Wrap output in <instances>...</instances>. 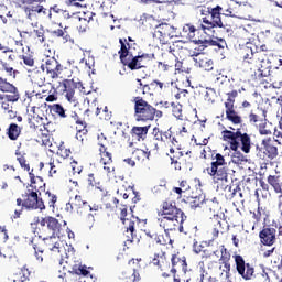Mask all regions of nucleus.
<instances>
[{
	"instance_id": "f257e3e1",
	"label": "nucleus",
	"mask_w": 282,
	"mask_h": 282,
	"mask_svg": "<svg viewBox=\"0 0 282 282\" xmlns=\"http://www.w3.org/2000/svg\"><path fill=\"white\" fill-rule=\"evenodd\" d=\"M263 52H272L268 45L262 44L260 47L252 43H247L240 50V56L242 58V64L245 67L250 69L253 80H261V78H268L271 76L274 83H278V87H282V67H276L273 73H270V69L263 68Z\"/></svg>"
},
{
	"instance_id": "f03ea898",
	"label": "nucleus",
	"mask_w": 282,
	"mask_h": 282,
	"mask_svg": "<svg viewBox=\"0 0 282 282\" xmlns=\"http://www.w3.org/2000/svg\"><path fill=\"white\" fill-rule=\"evenodd\" d=\"M119 61L123 67H128L131 72L144 69L147 65H149V61H153V58H155V54L139 53L135 55L138 43H135V40L131 36H128V39H119Z\"/></svg>"
},
{
	"instance_id": "7ed1b4c3",
	"label": "nucleus",
	"mask_w": 282,
	"mask_h": 282,
	"mask_svg": "<svg viewBox=\"0 0 282 282\" xmlns=\"http://www.w3.org/2000/svg\"><path fill=\"white\" fill-rule=\"evenodd\" d=\"M158 224L164 229L165 235L169 232H184V221L186 215L177 207L173 200H164L158 210Z\"/></svg>"
},
{
	"instance_id": "20e7f679",
	"label": "nucleus",
	"mask_w": 282,
	"mask_h": 282,
	"mask_svg": "<svg viewBox=\"0 0 282 282\" xmlns=\"http://www.w3.org/2000/svg\"><path fill=\"white\" fill-rule=\"evenodd\" d=\"M31 184H29L22 194V198H17V206L25 208V210H45L46 206L43 204V194L45 192V182L37 176L36 178L30 173Z\"/></svg>"
},
{
	"instance_id": "39448f33",
	"label": "nucleus",
	"mask_w": 282,
	"mask_h": 282,
	"mask_svg": "<svg viewBox=\"0 0 282 282\" xmlns=\"http://www.w3.org/2000/svg\"><path fill=\"white\" fill-rule=\"evenodd\" d=\"M203 173H207L212 177L214 184H224L228 182V163L226 158L221 153L212 154L210 166L203 170Z\"/></svg>"
},
{
	"instance_id": "423d86ee",
	"label": "nucleus",
	"mask_w": 282,
	"mask_h": 282,
	"mask_svg": "<svg viewBox=\"0 0 282 282\" xmlns=\"http://www.w3.org/2000/svg\"><path fill=\"white\" fill-rule=\"evenodd\" d=\"M221 140L229 144L231 151H239L240 144L243 153H250V149L252 148L250 134L241 132V129H237V131L228 129L223 130Z\"/></svg>"
},
{
	"instance_id": "0eeeda50",
	"label": "nucleus",
	"mask_w": 282,
	"mask_h": 282,
	"mask_svg": "<svg viewBox=\"0 0 282 282\" xmlns=\"http://www.w3.org/2000/svg\"><path fill=\"white\" fill-rule=\"evenodd\" d=\"M134 102V118L137 122H153V120H160L164 112L158 110L149 101L140 96L133 98Z\"/></svg>"
},
{
	"instance_id": "6e6552de",
	"label": "nucleus",
	"mask_w": 282,
	"mask_h": 282,
	"mask_svg": "<svg viewBox=\"0 0 282 282\" xmlns=\"http://www.w3.org/2000/svg\"><path fill=\"white\" fill-rule=\"evenodd\" d=\"M37 224H40L42 228H45L46 226L50 232H52V236L58 237V239H61V237H64L66 230H68L67 221L58 220L54 216H45L42 218L35 217L33 219V223H31V226H36Z\"/></svg>"
},
{
	"instance_id": "1a4fd4ad",
	"label": "nucleus",
	"mask_w": 282,
	"mask_h": 282,
	"mask_svg": "<svg viewBox=\"0 0 282 282\" xmlns=\"http://www.w3.org/2000/svg\"><path fill=\"white\" fill-rule=\"evenodd\" d=\"M149 254H151L150 263L161 270V272H166L171 270V263L166 257V245L152 246L148 249Z\"/></svg>"
},
{
	"instance_id": "9d476101",
	"label": "nucleus",
	"mask_w": 282,
	"mask_h": 282,
	"mask_svg": "<svg viewBox=\"0 0 282 282\" xmlns=\"http://www.w3.org/2000/svg\"><path fill=\"white\" fill-rule=\"evenodd\" d=\"M232 259L235 261L236 272L243 281H252V279H256L254 263L246 262V259H243L241 254H234Z\"/></svg>"
},
{
	"instance_id": "9b49d317",
	"label": "nucleus",
	"mask_w": 282,
	"mask_h": 282,
	"mask_svg": "<svg viewBox=\"0 0 282 282\" xmlns=\"http://www.w3.org/2000/svg\"><path fill=\"white\" fill-rule=\"evenodd\" d=\"M237 96H239L237 90L227 93V100L225 102L226 120L231 122V124H243V119L239 116V112L235 110V98H237Z\"/></svg>"
},
{
	"instance_id": "f8f14e48",
	"label": "nucleus",
	"mask_w": 282,
	"mask_h": 282,
	"mask_svg": "<svg viewBox=\"0 0 282 282\" xmlns=\"http://www.w3.org/2000/svg\"><path fill=\"white\" fill-rule=\"evenodd\" d=\"M231 254L230 251L226 248V246H220V258L219 262V270L221 271L219 275V282H230V278L232 273H230L231 264H230Z\"/></svg>"
},
{
	"instance_id": "ddd939ff",
	"label": "nucleus",
	"mask_w": 282,
	"mask_h": 282,
	"mask_svg": "<svg viewBox=\"0 0 282 282\" xmlns=\"http://www.w3.org/2000/svg\"><path fill=\"white\" fill-rule=\"evenodd\" d=\"M177 36V29L169 23L159 24L153 33V39L159 41L160 45H169L171 39Z\"/></svg>"
},
{
	"instance_id": "4468645a",
	"label": "nucleus",
	"mask_w": 282,
	"mask_h": 282,
	"mask_svg": "<svg viewBox=\"0 0 282 282\" xmlns=\"http://www.w3.org/2000/svg\"><path fill=\"white\" fill-rule=\"evenodd\" d=\"M91 21H94L93 12L76 13V15L72 18L70 28H76L79 34H85V32L89 30V23H91Z\"/></svg>"
},
{
	"instance_id": "2eb2a0df",
	"label": "nucleus",
	"mask_w": 282,
	"mask_h": 282,
	"mask_svg": "<svg viewBox=\"0 0 282 282\" xmlns=\"http://www.w3.org/2000/svg\"><path fill=\"white\" fill-rule=\"evenodd\" d=\"M41 68L43 72H46L48 78L51 79L50 83H54V80L61 76V72H63V66L54 57L46 58L44 64L41 65Z\"/></svg>"
},
{
	"instance_id": "dca6fc26",
	"label": "nucleus",
	"mask_w": 282,
	"mask_h": 282,
	"mask_svg": "<svg viewBox=\"0 0 282 282\" xmlns=\"http://www.w3.org/2000/svg\"><path fill=\"white\" fill-rule=\"evenodd\" d=\"M171 272L172 274H177L181 270L184 274L188 272V262L186 261V256L184 253L176 251L171 256Z\"/></svg>"
},
{
	"instance_id": "f3484780",
	"label": "nucleus",
	"mask_w": 282,
	"mask_h": 282,
	"mask_svg": "<svg viewBox=\"0 0 282 282\" xmlns=\"http://www.w3.org/2000/svg\"><path fill=\"white\" fill-rule=\"evenodd\" d=\"M153 135L154 140H158L161 147L162 144H164L165 147H170V149H173V147H177V139H175L171 130L162 131L158 128H154Z\"/></svg>"
},
{
	"instance_id": "a211bd4d",
	"label": "nucleus",
	"mask_w": 282,
	"mask_h": 282,
	"mask_svg": "<svg viewBox=\"0 0 282 282\" xmlns=\"http://www.w3.org/2000/svg\"><path fill=\"white\" fill-rule=\"evenodd\" d=\"M249 122H250V124H254V127H257V129H259L260 135H270L272 133V131H270L267 128L268 120L265 119L264 112L261 116L259 113H254L253 111H251L249 113Z\"/></svg>"
},
{
	"instance_id": "6ab92c4d",
	"label": "nucleus",
	"mask_w": 282,
	"mask_h": 282,
	"mask_svg": "<svg viewBox=\"0 0 282 282\" xmlns=\"http://www.w3.org/2000/svg\"><path fill=\"white\" fill-rule=\"evenodd\" d=\"M260 243L262 246H268L269 248L276 243V228L274 227H263L262 230L259 232Z\"/></svg>"
},
{
	"instance_id": "aec40b11",
	"label": "nucleus",
	"mask_w": 282,
	"mask_h": 282,
	"mask_svg": "<svg viewBox=\"0 0 282 282\" xmlns=\"http://www.w3.org/2000/svg\"><path fill=\"white\" fill-rule=\"evenodd\" d=\"M120 219L123 224V226H126V232L127 235L130 234V237H128L127 241L130 242V243H133V234L135 232V221L127 218V207H123L121 208V212H120Z\"/></svg>"
},
{
	"instance_id": "412c9836",
	"label": "nucleus",
	"mask_w": 282,
	"mask_h": 282,
	"mask_svg": "<svg viewBox=\"0 0 282 282\" xmlns=\"http://www.w3.org/2000/svg\"><path fill=\"white\" fill-rule=\"evenodd\" d=\"M66 263H68L70 270L69 274H77V276H89V270H87L86 265H83L80 260H74L72 258H67Z\"/></svg>"
},
{
	"instance_id": "4be33fe9",
	"label": "nucleus",
	"mask_w": 282,
	"mask_h": 282,
	"mask_svg": "<svg viewBox=\"0 0 282 282\" xmlns=\"http://www.w3.org/2000/svg\"><path fill=\"white\" fill-rule=\"evenodd\" d=\"M147 239V248L148 250L152 248V246H166V239H164V235H160L158 232H153L151 230L145 231Z\"/></svg>"
},
{
	"instance_id": "5701e85b",
	"label": "nucleus",
	"mask_w": 282,
	"mask_h": 282,
	"mask_svg": "<svg viewBox=\"0 0 282 282\" xmlns=\"http://www.w3.org/2000/svg\"><path fill=\"white\" fill-rule=\"evenodd\" d=\"M36 109H39L36 106L31 107V113L33 115H31V118H29V126H30V129H34L35 131L36 129H40V131H43V128L45 129V118L39 116V113H36Z\"/></svg>"
},
{
	"instance_id": "b1692460",
	"label": "nucleus",
	"mask_w": 282,
	"mask_h": 282,
	"mask_svg": "<svg viewBox=\"0 0 282 282\" xmlns=\"http://www.w3.org/2000/svg\"><path fill=\"white\" fill-rule=\"evenodd\" d=\"M62 85L64 87L63 91L65 94V98L68 100V102H76V82L74 79H64L62 82Z\"/></svg>"
},
{
	"instance_id": "393cba45",
	"label": "nucleus",
	"mask_w": 282,
	"mask_h": 282,
	"mask_svg": "<svg viewBox=\"0 0 282 282\" xmlns=\"http://www.w3.org/2000/svg\"><path fill=\"white\" fill-rule=\"evenodd\" d=\"M19 98H21V95H3L0 93L1 109L7 111V113H12L14 116V111H12V105H10V102H19Z\"/></svg>"
},
{
	"instance_id": "a878e982",
	"label": "nucleus",
	"mask_w": 282,
	"mask_h": 282,
	"mask_svg": "<svg viewBox=\"0 0 282 282\" xmlns=\"http://www.w3.org/2000/svg\"><path fill=\"white\" fill-rule=\"evenodd\" d=\"M194 61L197 67H200L204 72H213V69H215V63L213 59H208V57L204 56V53L196 54Z\"/></svg>"
},
{
	"instance_id": "bb28decb",
	"label": "nucleus",
	"mask_w": 282,
	"mask_h": 282,
	"mask_svg": "<svg viewBox=\"0 0 282 282\" xmlns=\"http://www.w3.org/2000/svg\"><path fill=\"white\" fill-rule=\"evenodd\" d=\"M149 129H151V126H144V127L134 126L132 127L130 134L132 135V138H135L138 142H140L141 140H147Z\"/></svg>"
},
{
	"instance_id": "cd10ccee",
	"label": "nucleus",
	"mask_w": 282,
	"mask_h": 282,
	"mask_svg": "<svg viewBox=\"0 0 282 282\" xmlns=\"http://www.w3.org/2000/svg\"><path fill=\"white\" fill-rule=\"evenodd\" d=\"M43 205L47 204L48 208H52L53 210L56 209V202H58V196L54 194L51 191L44 189V195L42 196Z\"/></svg>"
},
{
	"instance_id": "c85d7f7f",
	"label": "nucleus",
	"mask_w": 282,
	"mask_h": 282,
	"mask_svg": "<svg viewBox=\"0 0 282 282\" xmlns=\"http://www.w3.org/2000/svg\"><path fill=\"white\" fill-rule=\"evenodd\" d=\"M170 160H171V164L174 165L175 171H182V162L180 161V158H182V155H184V153H182V151H180V149H170Z\"/></svg>"
},
{
	"instance_id": "c756f323",
	"label": "nucleus",
	"mask_w": 282,
	"mask_h": 282,
	"mask_svg": "<svg viewBox=\"0 0 282 282\" xmlns=\"http://www.w3.org/2000/svg\"><path fill=\"white\" fill-rule=\"evenodd\" d=\"M20 39L21 41H17L15 45L21 47V50H23V43H26V45H33V30L20 31Z\"/></svg>"
},
{
	"instance_id": "7c9ffc66",
	"label": "nucleus",
	"mask_w": 282,
	"mask_h": 282,
	"mask_svg": "<svg viewBox=\"0 0 282 282\" xmlns=\"http://www.w3.org/2000/svg\"><path fill=\"white\" fill-rule=\"evenodd\" d=\"M196 43H203V50H205L206 47H219V50H224L225 45H226V41H224L223 39L219 40H206V37H203L202 40H193Z\"/></svg>"
},
{
	"instance_id": "2f4dec72",
	"label": "nucleus",
	"mask_w": 282,
	"mask_h": 282,
	"mask_svg": "<svg viewBox=\"0 0 282 282\" xmlns=\"http://www.w3.org/2000/svg\"><path fill=\"white\" fill-rule=\"evenodd\" d=\"M30 79L33 85H37V87H44L45 85V70H33L30 74Z\"/></svg>"
},
{
	"instance_id": "473e14b6",
	"label": "nucleus",
	"mask_w": 282,
	"mask_h": 282,
	"mask_svg": "<svg viewBox=\"0 0 282 282\" xmlns=\"http://www.w3.org/2000/svg\"><path fill=\"white\" fill-rule=\"evenodd\" d=\"M30 269H28V265L22 267L13 274V281L14 282H28L30 281Z\"/></svg>"
},
{
	"instance_id": "72a5a7b5",
	"label": "nucleus",
	"mask_w": 282,
	"mask_h": 282,
	"mask_svg": "<svg viewBox=\"0 0 282 282\" xmlns=\"http://www.w3.org/2000/svg\"><path fill=\"white\" fill-rule=\"evenodd\" d=\"M0 91L3 94H9V96H20L19 89L15 88L14 85L3 80V78L0 77Z\"/></svg>"
},
{
	"instance_id": "f704fd0d",
	"label": "nucleus",
	"mask_w": 282,
	"mask_h": 282,
	"mask_svg": "<svg viewBox=\"0 0 282 282\" xmlns=\"http://www.w3.org/2000/svg\"><path fill=\"white\" fill-rule=\"evenodd\" d=\"M58 236H51L48 238H44V243L51 252H61V241L56 239Z\"/></svg>"
},
{
	"instance_id": "c9c22d12",
	"label": "nucleus",
	"mask_w": 282,
	"mask_h": 282,
	"mask_svg": "<svg viewBox=\"0 0 282 282\" xmlns=\"http://www.w3.org/2000/svg\"><path fill=\"white\" fill-rule=\"evenodd\" d=\"M223 11H224V8H221V6H216L209 11V14H212V21H214L217 28H224V22H221Z\"/></svg>"
},
{
	"instance_id": "e433bc0d",
	"label": "nucleus",
	"mask_w": 282,
	"mask_h": 282,
	"mask_svg": "<svg viewBox=\"0 0 282 282\" xmlns=\"http://www.w3.org/2000/svg\"><path fill=\"white\" fill-rule=\"evenodd\" d=\"M67 30H69V26H64L63 29L51 31V34L55 36V39H63L64 43H69L73 40Z\"/></svg>"
},
{
	"instance_id": "4c0bfd02",
	"label": "nucleus",
	"mask_w": 282,
	"mask_h": 282,
	"mask_svg": "<svg viewBox=\"0 0 282 282\" xmlns=\"http://www.w3.org/2000/svg\"><path fill=\"white\" fill-rule=\"evenodd\" d=\"M267 182L272 186L274 193L282 194V182L279 175H269Z\"/></svg>"
},
{
	"instance_id": "58836bf2",
	"label": "nucleus",
	"mask_w": 282,
	"mask_h": 282,
	"mask_svg": "<svg viewBox=\"0 0 282 282\" xmlns=\"http://www.w3.org/2000/svg\"><path fill=\"white\" fill-rule=\"evenodd\" d=\"M132 155L140 164H142V162H144L145 160H151V151H149V149L142 150L140 148H137L135 150H133Z\"/></svg>"
},
{
	"instance_id": "ea45409f",
	"label": "nucleus",
	"mask_w": 282,
	"mask_h": 282,
	"mask_svg": "<svg viewBox=\"0 0 282 282\" xmlns=\"http://www.w3.org/2000/svg\"><path fill=\"white\" fill-rule=\"evenodd\" d=\"M99 147V155H100V164H105L106 162L113 161V155L107 150L105 143H98Z\"/></svg>"
},
{
	"instance_id": "a19ab883",
	"label": "nucleus",
	"mask_w": 282,
	"mask_h": 282,
	"mask_svg": "<svg viewBox=\"0 0 282 282\" xmlns=\"http://www.w3.org/2000/svg\"><path fill=\"white\" fill-rule=\"evenodd\" d=\"M203 210H209V213H217L219 210V200L217 198L204 199L203 198Z\"/></svg>"
},
{
	"instance_id": "79ce46f5",
	"label": "nucleus",
	"mask_w": 282,
	"mask_h": 282,
	"mask_svg": "<svg viewBox=\"0 0 282 282\" xmlns=\"http://www.w3.org/2000/svg\"><path fill=\"white\" fill-rule=\"evenodd\" d=\"M7 135L9 140H19V135H21V127L17 123H10L9 128L7 129Z\"/></svg>"
},
{
	"instance_id": "37998d69",
	"label": "nucleus",
	"mask_w": 282,
	"mask_h": 282,
	"mask_svg": "<svg viewBox=\"0 0 282 282\" xmlns=\"http://www.w3.org/2000/svg\"><path fill=\"white\" fill-rule=\"evenodd\" d=\"M48 85H51V90L48 91L47 95H42L43 98H45L46 102H56L58 100V90H56V86L54 85L53 82H48Z\"/></svg>"
},
{
	"instance_id": "c03bdc74",
	"label": "nucleus",
	"mask_w": 282,
	"mask_h": 282,
	"mask_svg": "<svg viewBox=\"0 0 282 282\" xmlns=\"http://www.w3.org/2000/svg\"><path fill=\"white\" fill-rule=\"evenodd\" d=\"M45 43V30L34 29L33 30V45H42Z\"/></svg>"
},
{
	"instance_id": "a18cd8bd",
	"label": "nucleus",
	"mask_w": 282,
	"mask_h": 282,
	"mask_svg": "<svg viewBox=\"0 0 282 282\" xmlns=\"http://www.w3.org/2000/svg\"><path fill=\"white\" fill-rule=\"evenodd\" d=\"M48 109L53 116H58V118H67V113H65V108L61 104L50 105Z\"/></svg>"
},
{
	"instance_id": "49530a36",
	"label": "nucleus",
	"mask_w": 282,
	"mask_h": 282,
	"mask_svg": "<svg viewBox=\"0 0 282 282\" xmlns=\"http://www.w3.org/2000/svg\"><path fill=\"white\" fill-rule=\"evenodd\" d=\"M95 113L96 116H98L99 120H111L112 115L111 111H109V108H107V106H105L104 108H97Z\"/></svg>"
},
{
	"instance_id": "de8ad7c7",
	"label": "nucleus",
	"mask_w": 282,
	"mask_h": 282,
	"mask_svg": "<svg viewBox=\"0 0 282 282\" xmlns=\"http://www.w3.org/2000/svg\"><path fill=\"white\" fill-rule=\"evenodd\" d=\"M30 10H32L35 14H48V21H54L52 18V10L45 9V7L37 4L30 7Z\"/></svg>"
},
{
	"instance_id": "09e8293b",
	"label": "nucleus",
	"mask_w": 282,
	"mask_h": 282,
	"mask_svg": "<svg viewBox=\"0 0 282 282\" xmlns=\"http://www.w3.org/2000/svg\"><path fill=\"white\" fill-rule=\"evenodd\" d=\"M15 155H17V161L19 162L21 169H23L24 171L30 172V163H28V160L25 159V155L21 154L20 151H17Z\"/></svg>"
},
{
	"instance_id": "8fccbe9b",
	"label": "nucleus",
	"mask_w": 282,
	"mask_h": 282,
	"mask_svg": "<svg viewBox=\"0 0 282 282\" xmlns=\"http://www.w3.org/2000/svg\"><path fill=\"white\" fill-rule=\"evenodd\" d=\"M123 281L124 282H140L142 281V276H140V273L138 270L133 269L132 272H130V276H127V273H123Z\"/></svg>"
},
{
	"instance_id": "3c124183",
	"label": "nucleus",
	"mask_w": 282,
	"mask_h": 282,
	"mask_svg": "<svg viewBox=\"0 0 282 282\" xmlns=\"http://www.w3.org/2000/svg\"><path fill=\"white\" fill-rule=\"evenodd\" d=\"M162 147L161 143L158 142V140H155V137H153V140L149 141L148 144V151H150V155L151 153H155V155H158V153H160V148Z\"/></svg>"
},
{
	"instance_id": "603ef678",
	"label": "nucleus",
	"mask_w": 282,
	"mask_h": 282,
	"mask_svg": "<svg viewBox=\"0 0 282 282\" xmlns=\"http://www.w3.org/2000/svg\"><path fill=\"white\" fill-rule=\"evenodd\" d=\"M25 96L29 100V105H32L34 100L43 99V95L41 93H36V90H26Z\"/></svg>"
},
{
	"instance_id": "864d4df0",
	"label": "nucleus",
	"mask_w": 282,
	"mask_h": 282,
	"mask_svg": "<svg viewBox=\"0 0 282 282\" xmlns=\"http://www.w3.org/2000/svg\"><path fill=\"white\" fill-rule=\"evenodd\" d=\"M214 28H217V24L215 23V21H210L208 20V18H203V23L200 24V29L203 30V32L206 34V32L209 30H213Z\"/></svg>"
},
{
	"instance_id": "5fc2aeb1",
	"label": "nucleus",
	"mask_w": 282,
	"mask_h": 282,
	"mask_svg": "<svg viewBox=\"0 0 282 282\" xmlns=\"http://www.w3.org/2000/svg\"><path fill=\"white\" fill-rule=\"evenodd\" d=\"M172 107V113L174 118H177V120H182L183 115H182V105L181 104H171Z\"/></svg>"
},
{
	"instance_id": "6e6d98bb",
	"label": "nucleus",
	"mask_w": 282,
	"mask_h": 282,
	"mask_svg": "<svg viewBox=\"0 0 282 282\" xmlns=\"http://www.w3.org/2000/svg\"><path fill=\"white\" fill-rule=\"evenodd\" d=\"M173 63L171 62H158L156 63V69H159V72H171V69H173Z\"/></svg>"
},
{
	"instance_id": "4d7b16f0",
	"label": "nucleus",
	"mask_w": 282,
	"mask_h": 282,
	"mask_svg": "<svg viewBox=\"0 0 282 282\" xmlns=\"http://www.w3.org/2000/svg\"><path fill=\"white\" fill-rule=\"evenodd\" d=\"M76 131L77 133H83V135H87V122L83 119L76 122Z\"/></svg>"
},
{
	"instance_id": "13d9d810",
	"label": "nucleus",
	"mask_w": 282,
	"mask_h": 282,
	"mask_svg": "<svg viewBox=\"0 0 282 282\" xmlns=\"http://www.w3.org/2000/svg\"><path fill=\"white\" fill-rule=\"evenodd\" d=\"M57 155L63 158V160H67L69 155H72V150L69 148H65V145L61 144L57 151Z\"/></svg>"
},
{
	"instance_id": "bf43d9fd",
	"label": "nucleus",
	"mask_w": 282,
	"mask_h": 282,
	"mask_svg": "<svg viewBox=\"0 0 282 282\" xmlns=\"http://www.w3.org/2000/svg\"><path fill=\"white\" fill-rule=\"evenodd\" d=\"M59 17H62L64 19V21H66V23L72 26V19H74V17H76V13H69V11L67 10H62L59 11Z\"/></svg>"
},
{
	"instance_id": "052dcab7",
	"label": "nucleus",
	"mask_w": 282,
	"mask_h": 282,
	"mask_svg": "<svg viewBox=\"0 0 282 282\" xmlns=\"http://www.w3.org/2000/svg\"><path fill=\"white\" fill-rule=\"evenodd\" d=\"M183 32H185V34H187L188 39H195V32H197V29H195V26H193L191 24H185L183 26Z\"/></svg>"
},
{
	"instance_id": "680f3d73",
	"label": "nucleus",
	"mask_w": 282,
	"mask_h": 282,
	"mask_svg": "<svg viewBox=\"0 0 282 282\" xmlns=\"http://www.w3.org/2000/svg\"><path fill=\"white\" fill-rule=\"evenodd\" d=\"M209 226H212V228H220L221 229V217H219V215H214L209 219Z\"/></svg>"
},
{
	"instance_id": "e2e57ef3",
	"label": "nucleus",
	"mask_w": 282,
	"mask_h": 282,
	"mask_svg": "<svg viewBox=\"0 0 282 282\" xmlns=\"http://www.w3.org/2000/svg\"><path fill=\"white\" fill-rule=\"evenodd\" d=\"M73 206H75V208H83V206H87V202L83 200V196L76 195L73 200Z\"/></svg>"
},
{
	"instance_id": "0e129e2a",
	"label": "nucleus",
	"mask_w": 282,
	"mask_h": 282,
	"mask_svg": "<svg viewBox=\"0 0 282 282\" xmlns=\"http://www.w3.org/2000/svg\"><path fill=\"white\" fill-rule=\"evenodd\" d=\"M176 100H181V102H186L188 100V90L182 89L175 95Z\"/></svg>"
},
{
	"instance_id": "69168bd1",
	"label": "nucleus",
	"mask_w": 282,
	"mask_h": 282,
	"mask_svg": "<svg viewBox=\"0 0 282 282\" xmlns=\"http://www.w3.org/2000/svg\"><path fill=\"white\" fill-rule=\"evenodd\" d=\"M73 175H80L83 173V165H80L77 161H73L70 163Z\"/></svg>"
},
{
	"instance_id": "338daca9",
	"label": "nucleus",
	"mask_w": 282,
	"mask_h": 282,
	"mask_svg": "<svg viewBox=\"0 0 282 282\" xmlns=\"http://www.w3.org/2000/svg\"><path fill=\"white\" fill-rule=\"evenodd\" d=\"M20 58L23 61L26 67H34V57L32 55H22Z\"/></svg>"
},
{
	"instance_id": "774afa93",
	"label": "nucleus",
	"mask_w": 282,
	"mask_h": 282,
	"mask_svg": "<svg viewBox=\"0 0 282 282\" xmlns=\"http://www.w3.org/2000/svg\"><path fill=\"white\" fill-rule=\"evenodd\" d=\"M203 200L202 198L197 197V196H192L189 198V206L191 208H199V206H202Z\"/></svg>"
}]
</instances>
